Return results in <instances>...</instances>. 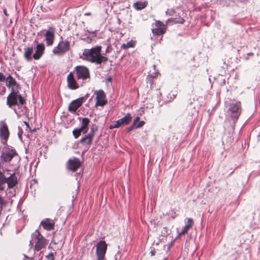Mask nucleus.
<instances>
[{
	"instance_id": "f257e3e1",
	"label": "nucleus",
	"mask_w": 260,
	"mask_h": 260,
	"mask_svg": "<svg viewBox=\"0 0 260 260\" xmlns=\"http://www.w3.org/2000/svg\"><path fill=\"white\" fill-rule=\"evenodd\" d=\"M6 80V86L9 88H11V92L7 99V104L9 107L16 105L19 106L20 104L21 106L18 109L20 108L22 112H25L26 108L23 106L25 103V100L20 94H18L20 88L19 84L11 75H9Z\"/></svg>"
},
{
	"instance_id": "f03ea898",
	"label": "nucleus",
	"mask_w": 260,
	"mask_h": 260,
	"mask_svg": "<svg viewBox=\"0 0 260 260\" xmlns=\"http://www.w3.org/2000/svg\"><path fill=\"white\" fill-rule=\"evenodd\" d=\"M101 46H96L90 49H84L83 52V59L96 64L106 62L108 57L101 54Z\"/></svg>"
},
{
	"instance_id": "7ed1b4c3",
	"label": "nucleus",
	"mask_w": 260,
	"mask_h": 260,
	"mask_svg": "<svg viewBox=\"0 0 260 260\" xmlns=\"http://www.w3.org/2000/svg\"><path fill=\"white\" fill-rule=\"evenodd\" d=\"M20 157L16 150L12 147H5L1 155V161L2 162H9L12 166H18Z\"/></svg>"
},
{
	"instance_id": "20e7f679",
	"label": "nucleus",
	"mask_w": 260,
	"mask_h": 260,
	"mask_svg": "<svg viewBox=\"0 0 260 260\" xmlns=\"http://www.w3.org/2000/svg\"><path fill=\"white\" fill-rule=\"evenodd\" d=\"M241 112V103L238 101H232L228 105L226 111L227 115L231 117L234 123L238 120Z\"/></svg>"
},
{
	"instance_id": "39448f33",
	"label": "nucleus",
	"mask_w": 260,
	"mask_h": 260,
	"mask_svg": "<svg viewBox=\"0 0 260 260\" xmlns=\"http://www.w3.org/2000/svg\"><path fill=\"white\" fill-rule=\"evenodd\" d=\"M31 240L29 242V246L31 248L33 243H35V250L39 251L45 248L47 244V240L43 237L38 230H36L31 235Z\"/></svg>"
},
{
	"instance_id": "423d86ee",
	"label": "nucleus",
	"mask_w": 260,
	"mask_h": 260,
	"mask_svg": "<svg viewBox=\"0 0 260 260\" xmlns=\"http://www.w3.org/2000/svg\"><path fill=\"white\" fill-rule=\"evenodd\" d=\"M70 49V43L68 41H60L53 50V53L58 56H61Z\"/></svg>"
},
{
	"instance_id": "0eeeda50",
	"label": "nucleus",
	"mask_w": 260,
	"mask_h": 260,
	"mask_svg": "<svg viewBox=\"0 0 260 260\" xmlns=\"http://www.w3.org/2000/svg\"><path fill=\"white\" fill-rule=\"evenodd\" d=\"M107 249V244L106 242L101 240L96 245V260H106L105 254Z\"/></svg>"
},
{
	"instance_id": "6e6552de",
	"label": "nucleus",
	"mask_w": 260,
	"mask_h": 260,
	"mask_svg": "<svg viewBox=\"0 0 260 260\" xmlns=\"http://www.w3.org/2000/svg\"><path fill=\"white\" fill-rule=\"evenodd\" d=\"M78 80H86L89 79V71L87 68L84 66H77L75 69Z\"/></svg>"
},
{
	"instance_id": "1a4fd4ad",
	"label": "nucleus",
	"mask_w": 260,
	"mask_h": 260,
	"mask_svg": "<svg viewBox=\"0 0 260 260\" xmlns=\"http://www.w3.org/2000/svg\"><path fill=\"white\" fill-rule=\"evenodd\" d=\"M132 117L130 113H127L125 116L116 121L114 123L110 125V129L118 128L127 125L132 120Z\"/></svg>"
},
{
	"instance_id": "9d476101",
	"label": "nucleus",
	"mask_w": 260,
	"mask_h": 260,
	"mask_svg": "<svg viewBox=\"0 0 260 260\" xmlns=\"http://www.w3.org/2000/svg\"><path fill=\"white\" fill-rule=\"evenodd\" d=\"M95 130L96 129L94 128H91L90 132L87 135H85L84 137H82L79 141V143L83 146L89 147L92 144L93 138L94 137Z\"/></svg>"
},
{
	"instance_id": "9b49d317",
	"label": "nucleus",
	"mask_w": 260,
	"mask_h": 260,
	"mask_svg": "<svg viewBox=\"0 0 260 260\" xmlns=\"http://www.w3.org/2000/svg\"><path fill=\"white\" fill-rule=\"evenodd\" d=\"M9 137V131L7 123L4 121H0V138L7 142Z\"/></svg>"
},
{
	"instance_id": "f8f14e48",
	"label": "nucleus",
	"mask_w": 260,
	"mask_h": 260,
	"mask_svg": "<svg viewBox=\"0 0 260 260\" xmlns=\"http://www.w3.org/2000/svg\"><path fill=\"white\" fill-rule=\"evenodd\" d=\"M45 40L47 45L50 46L53 45L55 39V30L53 27H50L45 34Z\"/></svg>"
},
{
	"instance_id": "ddd939ff",
	"label": "nucleus",
	"mask_w": 260,
	"mask_h": 260,
	"mask_svg": "<svg viewBox=\"0 0 260 260\" xmlns=\"http://www.w3.org/2000/svg\"><path fill=\"white\" fill-rule=\"evenodd\" d=\"M80 159L76 157H73L69 159L67 162V168L73 172L76 171L81 166Z\"/></svg>"
},
{
	"instance_id": "4468645a",
	"label": "nucleus",
	"mask_w": 260,
	"mask_h": 260,
	"mask_svg": "<svg viewBox=\"0 0 260 260\" xmlns=\"http://www.w3.org/2000/svg\"><path fill=\"white\" fill-rule=\"evenodd\" d=\"M96 106H103L106 105L107 101L106 99V95L102 90H99L96 92Z\"/></svg>"
},
{
	"instance_id": "2eb2a0df",
	"label": "nucleus",
	"mask_w": 260,
	"mask_h": 260,
	"mask_svg": "<svg viewBox=\"0 0 260 260\" xmlns=\"http://www.w3.org/2000/svg\"><path fill=\"white\" fill-rule=\"evenodd\" d=\"M83 100L84 98L81 97L73 101L69 106V111L72 112H75L82 105Z\"/></svg>"
},
{
	"instance_id": "dca6fc26",
	"label": "nucleus",
	"mask_w": 260,
	"mask_h": 260,
	"mask_svg": "<svg viewBox=\"0 0 260 260\" xmlns=\"http://www.w3.org/2000/svg\"><path fill=\"white\" fill-rule=\"evenodd\" d=\"M68 87L72 90H75L79 88V86L76 81L74 74L70 72L67 77Z\"/></svg>"
},
{
	"instance_id": "f3484780",
	"label": "nucleus",
	"mask_w": 260,
	"mask_h": 260,
	"mask_svg": "<svg viewBox=\"0 0 260 260\" xmlns=\"http://www.w3.org/2000/svg\"><path fill=\"white\" fill-rule=\"evenodd\" d=\"M45 45L43 43L38 44L36 47L35 52L32 55V57L35 60L39 59L44 53Z\"/></svg>"
},
{
	"instance_id": "a211bd4d",
	"label": "nucleus",
	"mask_w": 260,
	"mask_h": 260,
	"mask_svg": "<svg viewBox=\"0 0 260 260\" xmlns=\"http://www.w3.org/2000/svg\"><path fill=\"white\" fill-rule=\"evenodd\" d=\"M155 25L156 28H153L152 30L154 35L159 36L164 34L166 31V27L165 25L159 21L155 22Z\"/></svg>"
},
{
	"instance_id": "6ab92c4d",
	"label": "nucleus",
	"mask_w": 260,
	"mask_h": 260,
	"mask_svg": "<svg viewBox=\"0 0 260 260\" xmlns=\"http://www.w3.org/2000/svg\"><path fill=\"white\" fill-rule=\"evenodd\" d=\"M40 225H42L45 230L51 231L54 228L55 222L51 219L45 218L41 221Z\"/></svg>"
},
{
	"instance_id": "aec40b11",
	"label": "nucleus",
	"mask_w": 260,
	"mask_h": 260,
	"mask_svg": "<svg viewBox=\"0 0 260 260\" xmlns=\"http://www.w3.org/2000/svg\"><path fill=\"white\" fill-rule=\"evenodd\" d=\"M4 181L8 184L9 188H13L17 184V177L14 173L11 174L9 177L4 176Z\"/></svg>"
},
{
	"instance_id": "412c9836",
	"label": "nucleus",
	"mask_w": 260,
	"mask_h": 260,
	"mask_svg": "<svg viewBox=\"0 0 260 260\" xmlns=\"http://www.w3.org/2000/svg\"><path fill=\"white\" fill-rule=\"evenodd\" d=\"M24 57L25 60L27 61H30L32 60V53L34 51V48L32 46L28 47L25 48L24 49Z\"/></svg>"
},
{
	"instance_id": "4be33fe9",
	"label": "nucleus",
	"mask_w": 260,
	"mask_h": 260,
	"mask_svg": "<svg viewBox=\"0 0 260 260\" xmlns=\"http://www.w3.org/2000/svg\"><path fill=\"white\" fill-rule=\"evenodd\" d=\"M89 122L90 120L88 118L84 117L82 118L81 125L79 128L82 131L83 134H85L88 132Z\"/></svg>"
},
{
	"instance_id": "5701e85b",
	"label": "nucleus",
	"mask_w": 260,
	"mask_h": 260,
	"mask_svg": "<svg viewBox=\"0 0 260 260\" xmlns=\"http://www.w3.org/2000/svg\"><path fill=\"white\" fill-rule=\"evenodd\" d=\"M193 224V221L192 218H187V221L185 224V225L184 226L183 230L181 231L180 233L179 234V236L184 234L186 233L188 230L192 227Z\"/></svg>"
},
{
	"instance_id": "b1692460",
	"label": "nucleus",
	"mask_w": 260,
	"mask_h": 260,
	"mask_svg": "<svg viewBox=\"0 0 260 260\" xmlns=\"http://www.w3.org/2000/svg\"><path fill=\"white\" fill-rule=\"evenodd\" d=\"M147 5L146 2H138L134 4V7L136 10H142L145 8Z\"/></svg>"
},
{
	"instance_id": "393cba45",
	"label": "nucleus",
	"mask_w": 260,
	"mask_h": 260,
	"mask_svg": "<svg viewBox=\"0 0 260 260\" xmlns=\"http://www.w3.org/2000/svg\"><path fill=\"white\" fill-rule=\"evenodd\" d=\"M135 42L133 40H131L129 42H128L127 43L123 44L121 45V48L123 49H127L129 48L134 47L135 46Z\"/></svg>"
},
{
	"instance_id": "a878e982",
	"label": "nucleus",
	"mask_w": 260,
	"mask_h": 260,
	"mask_svg": "<svg viewBox=\"0 0 260 260\" xmlns=\"http://www.w3.org/2000/svg\"><path fill=\"white\" fill-rule=\"evenodd\" d=\"M82 133V131L79 128H75L73 131V135L75 139H77Z\"/></svg>"
},
{
	"instance_id": "bb28decb",
	"label": "nucleus",
	"mask_w": 260,
	"mask_h": 260,
	"mask_svg": "<svg viewBox=\"0 0 260 260\" xmlns=\"http://www.w3.org/2000/svg\"><path fill=\"white\" fill-rule=\"evenodd\" d=\"M173 21L175 23H182L184 21V20L183 18L179 17L178 18H175L173 20Z\"/></svg>"
},
{
	"instance_id": "cd10ccee",
	"label": "nucleus",
	"mask_w": 260,
	"mask_h": 260,
	"mask_svg": "<svg viewBox=\"0 0 260 260\" xmlns=\"http://www.w3.org/2000/svg\"><path fill=\"white\" fill-rule=\"evenodd\" d=\"M158 74V72H152L151 71H150L149 73V76L151 78H155L157 76Z\"/></svg>"
},
{
	"instance_id": "c85d7f7f",
	"label": "nucleus",
	"mask_w": 260,
	"mask_h": 260,
	"mask_svg": "<svg viewBox=\"0 0 260 260\" xmlns=\"http://www.w3.org/2000/svg\"><path fill=\"white\" fill-rule=\"evenodd\" d=\"M46 258L48 259V260H54V255H53V254L51 252L50 253H49L47 256H46Z\"/></svg>"
},
{
	"instance_id": "c756f323",
	"label": "nucleus",
	"mask_w": 260,
	"mask_h": 260,
	"mask_svg": "<svg viewBox=\"0 0 260 260\" xmlns=\"http://www.w3.org/2000/svg\"><path fill=\"white\" fill-rule=\"evenodd\" d=\"M22 133H23V131L22 129V128L20 127V126H18V135L19 136V139L22 140V138H21V136L22 135Z\"/></svg>"
},
{
	"instance_id": "7c9ffc66",
	"label": "nucleus",
	"mask_w": 260,
	"mask_h": 260,
	"mask_svg": "<svg viewBox=\"0 0 260 260\" xmlns=\"http://www.w3.org/2000/svg\"><path fill=\"white\" fill-rule=\"evenodd\" d=\"M144 123H145V122L144 121H139L138 123H137L136 125V128H138L143 126V125L144 124Z\"/></svg>"
},
{
	"instance_id": "2f4dec72",
	"label": "nucleus",
	"mask_w": 260,
	"mask_h": 260,
	"mask_svg": "<svg viewBox=\"0 0 260 260\" xmlns=\"http://www.w3.org/2000/svg\"><path fill=\"white\" fill-rule=\"evenodd\" d=\"M6 80V77L3 73L0 72V82H4Z\"/></svg>"
},
{
	"instance_id": "473e14b6",
	"label": "nucleus",
	"mask_w": 260,
	"mask_h": 260,
	"mask_svg": "<svg viewBox=\"0 0 260 260\" xmlns=\"http://www.w3.org/2000/svg\"><path fill=\"white\" fill-rule=\"evenodd\" d=\"M140 118L139 117L137 116L134 120L133 122V124H134L135 126L137 124V122L139 121Z\"/></svg>"
},
{
	"instance_id": "72a5a7b5",
	"label": "nucleus",
	"mask_w": 260,
	"mask_h": 260,
	"mask_svg": "<svg viewBox=\"0 0 260 260\" xmlns=\"http://www.w3.org/2000/svg\"><path fill=\"white\" fill-rule=\"evenodd\" d=\"M134 128H136V126L133 124L131 126L127 128V131L130 132Z\"/></svg>"
},
{
	"instance_id": "f704fd0d",
	"label": "nucleus",
	"mask_w": 260,
	"mask_h": 260,
	"mask_svg": "<svg viewBox=\"0 0 260 260\" xmlns=\"http://www.w3.org/2000/svg\"><path fill=\"white\" fill-rule=\"evenodd\" d=\"M15 113L17 114V115L19 117L21 115V113L20 111H18L16 109H14Z\"/></svg>"
},
{
	"instance_id": "c9c22d12",
	"label": "nucleus",
	"mask_w": 260,
	"mask_h": 260,
	"mask_svg": "<svg viewBox=\"0 0 260 260\" xmlns=\"http://www.w3.org/2000/svg\"><path fill=\"white\" fill-rule=\"evenodd\" d=\"M24 123L25 124V125H26V130L27 129H29V130H30V127L29 126V124L28 123V122H26V121H24Z\"/></svg>"
},
{
	"instance_id": "e433bc0d",
	"label": "nucleus",
	"mask_w": 260,
	"mask_h": 260,
	"mask_svg": "<svg viewBox=\"0 0 260 260\" xmlns=\"http://www.w3.org/2000/svg\"><path fill=\"white\" fill-rule=\"evenodd\" d=\"M112 80V78L111 77H109L106 79V82H111Z\"/></svg>"
},
{
	"instance_id": "4c0bfd02",
	"label": "nucleus",
	"mask_w": 260,
	"mask_h": 260,
	"mask_svg": "<svg viewBox=\"0 0 260 260\" xmlns=\"http://www.w3.org/2000/svg\"><path fill=\"white\" fill-rule=\"evenodd\" d=\"M3 202V200L1 197H0V205H2Z\"/></svg>"
},
{
	"instance_id": "58836bf2",
	"label": "nucleus",
	"mask_w": 260,
	"mask_h": 260,
	"mask_svg": "<svg viewBox=\"0 0 260 260\" xmlns=\"http://www.w3.org/2000/svg\"><path fill=\"white\" fill-rule=\"evenodd\" d=\"M154 253H155V252H154V251H151V255H152H152H154Z\"/></svg>"
},
{
	"instance_id": "ea45409f",
	"label": "nucleus",
	"mask_w": 260,
	"mask_h": 260,
	"mask_svg": "<svg viewBox=\"0 0 260 260\" xmlns=\"http://www.w3.org/2000/svg\"><path fill=\"white\" fill-rule=\"evenodd\" d=\"M90 14V13H86L85 14V15H87V16L89 15Z\"/></svg>"
},
{
	"instance_id": "a19ab883",
	"label": "nucleus",
	"mask_w": 260,
	"mask_h": 260,
	"mask_svg": "<svg viewBox=\"0 0 260 260\" xmlns=\"http://www.w3.org/2000/svg\"><path fill=\"white\" fill-rule=\"evenodd\" d=\"M34 42L35 43H38V40L37 39H36L35 41H34Z\"/></svg>"
},
{
	"instance_id": "79ce46f5",
	"label": "nucleus",
	"mask_w": 260,
	"mask_h": 260,
	"mask_svg": "<svg viewBox=\"0 0 260 260\" xmlns=\"http://www.w3.org/2000/svg\"><path fill=\"white\" fill-rule=\"evenodd\" d=\"M153 70H155V65H153Z\"/></svg>"
},
{
	"instance_id": "37998d69",
	"label": "nucleus",
	"mask_w": 260,
	"mask_h": 260,
	"mask_svg": "<svg viewBox=\"0 0 260 260\" xmlns=\"http://www.w3.org/2000/svg\"><path fill=\"white\" fill-rule=\"evenodd\" d=\"M4 13L6 14V10H4Z\"/></svg>"
},
{
	"instance_id": "c03bdc74",
	"label": "nucleus",
	"mask_w": 260,
	"mask_h": 260,
	"mask_svg": "<svg viewBox=\"0 0 260 260\" xmlns=\"http://www.w3.org/2000/svg\"><path fill=\"white\" fill-rule=\"evenodd\" d=\"M24 256H25L26 258H28V257H27L26 255H24Z\"/></svg>"
}]
</instances>
